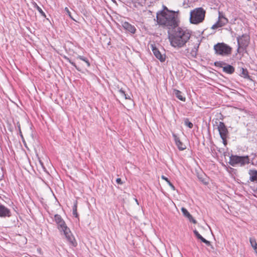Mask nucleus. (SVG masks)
<instances>
[{"mask_svg": "<svg viewBox=\"0 0 257 257\" xmlns=\"http://www.w3.org/2000/svg\"><path fill=\"white\" fill-rule=\"evenodd\" d=\"M226 154H227V153H226V152L224 153V156H226L227 155Z\"/></svg>", "mask_w": 257, "mask_h": 257, "instance_id": "50", "label": "nucleus"}, {"mask_svg": "<svg viewBox=\"0 0 257 257\" xmlns=\"http://www.w3.org/2000/svg\"><path fill=\"white\" fill-rule=\"evenodd\" d=\"M76 59H79V60H81L84 61L85 63H86L87 67H90V63L88 58H86V57H84L83 56H81V55H78L76 57Z\"/></svg>", "mask_w": 257, "mask_h": 257, "instance_id": "27", "label": "nucleus"}, {"mask_svg": "<svg viewBox=\"0 0 257 257\" xmlns=\"http://www.w3.org/2000/svg\"><path fill=\"white\" fill-rule=\"evenodd\" d=\"M77 201L75 200L74 202L73 206L72 207L73 215L75 218H78L79 214L77 213Z\"/></svg>", "mask_w": 257, "mask_h": 257, "instance_id": "21", "label": "nucleus"}, {"mask_svg": "<svg viewBox=\"0 0 257 257\" xmlns=\"http://www.w3.org/2000/svg\"><path fill=\"white\" fill-rule=\"evenodd\" d=\"M131 2L132 4H134L135 5V7H136V4H138L139 5H141V2H140L139 0H131Z\"/></svg>", "mask_w": 257, "mask_h": 257, "instance_id": "38", "label": "nucleus"}, {"mask_svg": "<svg viewBox=\"0 0 257 257\" xmlns=\"http://www.w3.org/2000/svg\"><path fill=\"white\" fill-rule=\"evenodd\" d=\"M239 69V75L244 79H247L250 81H252L251 77L249 75L248 70L246 68L243 67H238Z\"/></svg>", "mask_w": 257, "mask_h": 257, "instance_id": "15", "label": "nucleus"}, {"mask_svg": "<svg viewBox=\"0 0 257 257\" xmlns=\"http://www.w3.org/2000/svg\"><path fill=\"white\" fill-rule=\"evenodd\" d=\"M184 124L189 128H192L193 127V123L189 121V119L188 118H184Z\"/></svg>", "mask_w": 257, "mask_h": 257, "instance_id": "32", "label": "nucleus"}, {"mask_svg": "<svg viewBox=\"0 0 257 257\" xmlns=\"http://www.w3.org/2000/svg\"><path fill=\"white\" fill-rule=\"evenodd\" d=\"M161 178L167 182V184L170 186V187L173 190L175 191L176 190L174 185L170 182V181L167 177H166L164 175H162Z\"/></svg>", "mask_w": 257, "mask_h": 257, "instance_id": "28", "label": "nucleus"}, {"mask_svg": "<svg viewBox=\"0 0 257 257\" xmlns=\"http://www.w3.org/2000/svg\"><path fill=\"white\" fill-rule=\"evenodd\" d=\"M242 50L243 51L244 53H247L246 49H242Z\"/></svg>", "mask_w": 257, "mask_h": 257, "instance_id": "47", "label": "nucleus"}, {"mask_svg": "<svg viewBox=\"0 0 257 257\" xmlns=\"http://www.w3.org/2000/svg\"><path fill=\"white\" fill-rule=\"evenodd\" d=\"M135 200L136 202L137 203V204L138 205H139V201H138V200L137 198H135Z\"/></svg>", "mask_w": 257, "mask_h": 257, "instance_id": "46", "label": "nucleus"}, {"mask_svg": "<svg viewBox=\"0 0 257 257\" xmlns=\"http://www.w3.org/2000/svg\"><path fill=\"white\" fill-rule=\"evenodd\" d=\"M226 64V63L224 61H215L214 63V65L216 67H218L219 68H222L225 66Z\"/></svg>", "mask_w": 257, "mask_h": 257, "instance_id": "30", "label": "nucleus"}, {"mask_svg": "<svg viewBox=\"0 0 257 257\" xmlns=\"http://www.w3.org/2000/svg\"><path fill=\"white\" fill-rule=\"evenodd\" d=\"M249 174L250 175L249 180L252 182H257V170H250ZM253 191L254 193V196L257 198V186L254 188Z\"/></svg>", "mask_w": 257, "mask_h": 257, "instance_id": "12", "label": "nucleus"}, {"mask_svg": "<svg viewBox=\"0 0 257 257\" xmlns=\"http://www.w3.org/2000/svg\"><path fill=\"white\" fill-rule=\"evenodd\" d=\"M19 133H20V135H21V138H22V139H24V137L23 136V135H22V133L21 132V130L19 131Z\"/></svg>", "mask_w": 257, "mask_h": 257, "instance_id": "45", "label": "nucleus"}, {"mask_svg": "<svg viewBox=\"0 0 257 257\" xmlns=\"http://www.w3.org/2000/svg\"><path fill=\"white\" fill-rule=\"evenodd\" d=\"M248 1H250V0H247Z\"/></svg>", "mask_w": 257, "mask_h": 257, "instance_id": "51", "label": "nucleus"}, {"mask_svg": "<svg viewBox=\"0 0 257 257\" xmlns=\"http://www.w3.org/2000/svg\"><path fill=\"white\" fill-rule=\"evenodd\" d=\"M206 14L205 10L202 7L192 10L190 14V22L193 24H198L203 22Z\"/></svg>", "mask_w": 257, "mask_h": 257, "instance_id": "3", "label": "nucleus"}, {"mask_svg": "<svg viewBox=\"0 0 257 257\" xmlns=\"http://www.w3.org/2000/svg\"><path fill=\"white\" fill-rule=\"evenodd\" d=\"M122 27L127 32L134 34L136 32V28L135 26L127 22H122Z\"/></svg>", "mask_w": 257, "mask_h": 257, "instance_id": "11", "label": "nucleus"}, {"mask_svg": "<svg viewBox=\"0 0 257 257\" xmlns=\"http://www.w3.org/2000/svg\"><path fill=\"white\" fill-rule=\"evenodd\" d=\"M17 125H18V127L19 128V131H20L21 130L20 124L19 122L17 123Z\"/></svg>", "mask_w": 257, "mask_h": 257, "instance_id": "44", "label": "nucleus"}, {"mask_svg": "<svg viewBox=\"0 0 257 257\" xmlns=\"http://www.w3.org/2000/svg\"><path fill=\"white\" fill-rule=\"evenodd\" d=\"M199 44H198L197 46H194V48L192 49V50H191V51L190 52V55L194 58H196V57H197L198 49V48H199Z\"/></svg>", "mask_w": 257, "mask_h": 257, "instance_id": "26", "label": "nucleus"}, {"mask_svg": "<svg viewBox=\"0 0 257 257\" xmlns=\"http://www.w3.org/2000/svg\"><path fill=\"white\" fill-rule=\"evenodd\" d=\"M116 182L117 183V184H119V185H122L123 183V182L122 181L121 178H118L116 179Z\"/></svg>", "mask_w": 257, "mask_h": 257, "instance_id": "40", "label": "nucleus"}, {"mask_svg": "<svg viewBox=\"0 0 257 257\" xmlns=\"http://www.w3.org/2000/svg\"><path fill=\"white\" fill-rule=\"evenodd\" d=\"M167 33L170 45L174 48H178L184 47L191 35V31L186 28L179 26L173 30H168Z\"/></svg>", "mask_w": 257, "mask_h": 257, "instance_id": "1", "label": "nucleus"}, {"mask_svg": "<svg viewBox=\"0 0 257 257\" xmlns=\"http://www.w3.org/2000/svg\"><path fill=\"white\" fill-rule=\"evenodd\" d=\"M240 45H238L237 44V50H236V52L237 53H241V51H240V50H242V47H241V46H240Z\"/></svg>", "mask_w": 257, "mask_h": 257, "instance_id": "41", "label": "nucleus"}, {"mask_svg": "<svg viewBox=\"0 0 257 257\" xmlns=\"http://www.w3.org/2000/svg\"><path fill=\"white\" fill-rule=\"evenodd\" d=\"M118 92L122 96L124 97L125 99H131L130 96L125 93V91L122 88L119 89Z\"/></svg>", "mask_w": 257, "mask_h": 257, "instance_id": "31", "label": "nucleus"}, {"mask_svg": "<svg viewBox=\"0 0 257 257\" xmlns=\"http://www.w3.org/2000/svg\"><path fill=\"white\" fill-rule=\"evenodd\" d=\"M32 4L33 5L34 8L38 10V11L39 12V13L42 17H43L45 18H46V15L45 13L43 12L42 9L37 4L36 2H33L32 3Z\"/></svg>", "mask_w": 257, "mask_h": 257, "instance_id": "20", "label": "nucleus"}, {"mask_svg": "<svg viewBox=\"0 0 257 257\" xmlns=\"http://www.w3.org/2000/svg\"><path fill=\"white\" fill-rule=\"evenodd\" d=\"M249 242L250 243L251 246L254 249L256 253L257 254V242L255 238L252 237L249 238Z\"/></svg>", "mask_w": 257, "mask_h": 257, "instance_id": "24", "label": "nucleus"}, {"mask_svg": "<svg viewBox=\"0 0 257 257\" xmlns=\"http://www.w3.org/2000/svg\"><path fill=\"white\" fill-rule=\"evenodd\" d=\"M179 11L167 13L164 11H159L157 13L156 20L158 25L166 28L168 30H173L179 25L180 21L177 14Z\"/></svg>", "mask_w": 257, "mask_h": 257, "instance_id": "2", "label": "nucleus"}, {"mask_svg": "<svg viewBox=\"0 0 257 257\" xmlns=\"http://www.w3.org/2000/svg\"><path fill=\"white\" fill-rule=\"evenodd\" d=\"M39 163H40V164L41 166H43L44 163H43V162L42 161V160H41L40 159H39Z\"/></svg>", "mask_w": 257, "mask_h": 257, "instance_id": "43", "label": "nucleus"}, {"mask_svg": "<svg viewBox=\"0 0 257 257\" xmlns=\"http://www.w3.org/2000/svg\"><path fill=\"white\" fill-rule=\"evenodd\" d=\"M226 170L229 174H231V175H236L237 172V170L236 169L228 166V167H227Z\"/></svg>", "mask_w": 257, "mask_h": 257, "instance_id": "33", "label": "nucleus"}, {"mask_svg": "<svg viewBox=\"0 0 257 257\" xmlns=\"http://www.w3.org/2000/svg\"><path fill=\"white\" fill-rule=\"evenodd\" d=\"M228 138V137H225L224 138L221 137V139L222 140V143L224 146H226L227 144V139Z\"/></svg>", "mask_w": 257, "mask_h": 257, "instance_id": "37", "label": "nucleus"}, {"mask_svg": "<svg viewBox=\"0 0 257 257\" xmlns=\"http://www.w3.org/2000/svg\"><path fill=\"white\" fill-rule=\"evenodd\" d=\"M54 220L57 225V228L61 227H64L66 225L65 221L59 214H56L54 216Z\"/></svg>", "mask_w": 257, "mask_h": 257, "instance_id": "14", "label": "nucleus"}, {"mask_svg": "<svg viewBox=\"0 0 257 257\" xmlns=\"http://www.w3.org/2000/svg\"><path fill=\"white\" fill-rule=\"evenodd\" d=\"M181 211L183 215L185 217L187 218L190 222H192L194 224L197 223V221L192 217L186 208L185 207H182Z\"/></svg>", "mask_w": 257, "mask_h": 257, "instance_id": "16", "label": "nucleus"}, {"mask_svg": "<svg viewBox=\"0 0 257 257\" xmlns=\"http://www.w3.org/2000/svg\"><path fill=\"white\" fill-rule=\"evenodd\" d=\"M172 136L174 138L175 144L180 151H183L186 149V147L180 140L179 138L175 134H173Z\"/></svg>", "mask_w": 257, "mask_h": 257, "instance_id": "13", "label": "nucleus"}, {"mask_svg": "<svg viewBox=\"0 0 257 257\" xmlns=\"http://www.w3.org/2000/svg\"><path fill=\"white\" fill-rule=\"evenodd\" d=\"M193 233H194L195 236H196V237L198 239H199L201 241H202L203 240V239L204 238V237H202V235L200 234V233L198 232V231L196 229H195L193 230Z\"/></svg>", "mask_w": 257, "mask_h": 257, "instance_id": "34", "label": "nucleus"}, {"mask_svg": "<svg viewBox=\"0 0 257 257\" xmlns=\"http://www.w3.org/2000/svg\"><path fill=\"white\" fill-rule=\"evenodd\" d=\"M218 20H222V21L225 24H227L228 22V20L225 17L223 12H220V11L218 12Z\"/></svg>", "mask_w": 257, "mask_h": 257, "instance_id": "25", "label": "nucleus"}, {"mask_svg": "<svg viewBox=\"0 0 257 257\" xmlns=\"http://www.w3.org/2000/svg\"><path fill=\"white\" fill-rule=\"evenodd\" d=\"M217 129L220 138L225 137H228L229 132L228 129L223 122L220 121L217 126Z\"/></svg>", "mask_w": 257, "mask_h": 257, "instance_id": "8", "label": "nucleus"}, {"mask_svg": "<svg viewBox=\"0 0 257 257\" xmlns=\"http://www.w3.org/2000/svg\"><path fill=\"white\" fill-rule=\"evenodd\" d=\"M197 178L204 185H207L208 182L206 181V179L204 178L205 174L197 173Z\"/></svg>", "mask_w": 257, "mask_h": 257, "instance_id": "22", "label": "nucleus"}, {"mask_svg": "<svg viewBox=\"0 0 257 257\" xmlns=\"http://www.w3.org/2000/svg\"><path fill=\"white\" fill-rule=\"evenodd\" d=\"M41 167H42V168L43 170L45 172H47V173H48V172H47V171L46 168H45V166H44V164H43V166H42Z\"/></svg>", "mask_w": 257, "mask_h": 257, "instance_id": "42", "label": "nucleus"}, {"mask_svg": "<svg viewBox=\"0 0 257 257\" xmlns=\"http://www.w3.org/2000/svg\"><path fill=\"white\" fill-rule=\"evenodd\" d=\"M226 24L223 22L222 20H218V21L214 25H212L211 29L215 30L220 27H222Z\"/></svg>", "mask_w": 257, "mask_h": 257, "instance_id": "19", "label": "nucleus"}, {"mask_svg": "<svg viewBox=\"0 0 257 257\" xmlns=\"http://www.w3.org/2000/svg\"><path fill=\"white\" fill-rule=\"evenodd\" d=\"M58 230L61 232V234L65 235L67 241L69 242L70 246L72 247H76L77 245V242L72 234L70 229L67 226V225L64 227H60Z\"/></svg>", "mask_w": 257, "mask_h": 257, "instance_id": "6", "label": "nucleus"}, {"mask_svg": "<svg viewBox=\"0 0 257 257\" xmlns=\"http://www.w3.org/2000/svg\"><path fill=\"white\" fill-rule=\"evenodd\" d=\"M3 177H4V175H3L1 176V178H0V181H1V180L3 179Z\"/></svg>", "mask_w": 257, "mask_h": 257, "instance_id": "48", "label": "nucleus"}, {"mask_svg": "<svg viewBox=\"0 0 257 257\" xmlns=\"http://www.w3.org/2000/svg\"><path fill=\"white\" fill-rule=\"evenodd\" d=\"M63 58L66 60L67 62H68L69 63H70L72 66H73L76 70H77L78 71H80L81 70L79 67H78L74 63V62L72 61L69 58H68L67 56L64 55L62 56Z\"/></svg>", "mask_w": 257, "mask_h": 257, "instance_id": "23", "label": "nucleus"}, {"mask_svg": "<svg viewBox=\"0 0 257 257\" xmlns=\"http://www.w3.org/2000/svg\"><path fill=\"white\" fill-rule=\"evenodd\" d=\"M215 54L222 56H229L232 51V48L228 45L223 43H217L213 46Z\"/></svg>", "mask_w": 257, "mask_h": 257, "instance_id": "4", "label": "nucleus"}, {"mask_svg": "<svg viewBox=\"0 0 257 257\" xmlns=\"http://www.w3.org/2000/svg\"><path fill=\"white\" fill-rule=\"evenodd\" d=\"M237 43L240 45L242 49H246L250 42V37L249 35L244 34L241 36L237 37Z\"/></svg>", "mask_w": 257, "mask_h": 257, "instance_id": "7", "label": "nucleus"}, {"mask_svg": "<svg viewBox=\"0 0 257 257\" xmlns=\"http://www.w3.org/2000/svg\"><path fill=\"white\" fill-rule=\"evenodd\" d=\"M112 1L115 3V4H116V2L115 1V0H112Z\"/></svg>", "mask_w": 257, "mask_h": 257, "instance_id": "49", "label": "nucleus"}, {"mask_svg": "<svg viewBox=\"0 0 257 257\" xmlns=\"http://www.w3.org/2000/svg\"><path fill=\"white\" fill-rule=\"evenodd\" d=\"M249 158L248 156H238L231 154L229 157L228 163L232 166L235 167L237 165L243 166L249 163Z\"/></svg>", "mask_w": 257, "mask_h": 257, "instance_id": "5", "label": "nucleus"}, {"mask_svg": "<svg viewBox=\"0 0 257 257\" xmlns=\"http://www.w3.org/2000/svg\"><path fill=\"white\" fill-rule=\"evenodd\" d=\"M12 216V212L10 209L5 205L0 204V217H10Z\"/></svg>", "mask_w": 257, "mask_h": 257, "instance_id": "10", "label": "nucleus"}, {"mask_svg": "<svg viewBox=\"0 0 257 257\" xmlns=\"http://www.w3.org/2000/svg\"><path fill=\"white\" fill-rule=\"evenodd\" d=\"M11 226L12 227H13V226H15V227L18 226V227H19V220H18V219L17 217H13L12 218Z\"/></svg>", "mask_w": 257, "mask_h": 257, "instance_id": "29", "label": "nucleus"}, {"mask_svg": "<svg viewBox=\"0 0 257 257\" xmlns=\"http://www.w3.org/2000/svg\"><path fill=\"white\" fill-rule=\"evenodd\" d=\"M201 242H203L204 243H205L207 246H209L212 249H214V247L211 244V242L207 240V239H206L205 238H203V240L201 241Z\"/></svg>", "mask_w": 257, "mask_h": 257, "instance_id": "35", "label": "nucleus"}, {"mask_svg": "<svg viewBox=\"0 0 257 257\" xmlns=\"http://www.w3.org/2000/svg\"><path fill=\"white\" fill-rule=\"evenodd\" d=\"M234 67L229 64L226 63L225 66L223 67V71L228 74H232L234 72Z\"/></svg>", "mask_w": 257, "mask_h": 257, "instance_id": "17", "label": "nucleus"}, {"mask_svg": "<svg viewBox=\"0 0 257 257\" xmlns=\"http://www.w3.org/2000/svg\"><path fill=\"white\" fill-rule=\"evenodd\" d=\"M65 11L67 12V14L69 16V17L71 19H73V18L71 16V12L69 11V9H68V8H65Z\"/></svg>", "mask_w": 257, "mask_h": 257, "instance_id": "39", "label": "nucleus"}, {"mask_svg": "<svg viewBox=\"0 0 257 257\" xmlns=\"http://www.w3.org/2000/svg\"><path fill=\"white\" fill-rule=\"evenodd\" d=\"M163 9L162 11H164L166 13H171L172 12H174V11L169 10L165 6H163Z\"/></svg>", "mask_w": 257, "mask_h": 257, "instance_id": "36", "label": "nucleus"}, {"mask_svg": "<svg viewBox=\"0 0 257 257\" xmlns=\"http://www.w3.org/2000/svg\"><path fill=\"white\" fill-rule=\"evenodd\" d=\"M151 48L155 56L158 59L160 62H164L166 60L165 54H162L155 45H151Z\"/></svg>", "mask_w": 257, "mask_h": 257, "instance_id": "9", "label": "nucleus"}, {"mask_svg": "<svg viewBox=\"0 0 257 257\" xmlns=\"http://www.w3.org/2000/svg\"><path fill=\"white\" fill-rule=\"evenodd\" d=\"M173 94L175 95L178 99L182 101H185L186 98L185 96L183 95V93L179 90L174 89L173 90Z\"/></svg>", "mask_w": 257, "mask_h": 257, "instance_id": "18", "label": "nucleus"}]
</instances>
